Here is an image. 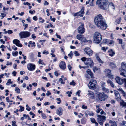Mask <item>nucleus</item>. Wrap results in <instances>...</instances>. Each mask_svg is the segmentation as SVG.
<instances>
[{
	"mask_svg": "<svg viewBox=\"0 0 126 126\" xmlns=\"http://www.w3.org/2000/svg\"><path fill=\"white\" fill-rule=\"evenodd\" d=\"M94 21L95 25L99 28L105 30L107 27L105 21L100 14L98 15L95 17Z\"/></svg>",
	"mask_w": 126,
	"mask_h": 126,
	"instance_id": "nucleus-1",
	"label": "nucleus"
},
{
	"mask_svg": "<svg viewBox=\"0 0 126 126\" xmlns=\"http://www.w3.org/2000/svg\"><path fill=\"white\" fill-rule=\"evenodd\" d=\"M108 0H97L96 4L100 8L103 10L107 9L109 7Z\"/></svg>",
	"mask_w": 126,
	"mask_h": 126,
	"instance_id": "nucleus-2",
	"label": "nucleus"
},
{
	"mask_svg": "<svg viewBox=\"0 0 126 126\" xmlns=\"http://www.w3.org/2000/svg\"><path fill=\"white\" fill-rule=\"evenodd\" d=\"M102 36L100 33L98 32H96L94 36V43L99 44L101 41Z\"/></svg>",
	"mask_w": 126,
	"mask_h": 126,
	"instance_id": "nucleus-3",
	"label": "nucleus"
},
{
	"mask_svg": "<svg viewBox=\"0 0 126 126\" xmlns=\"http://www.w3.org/2000/svg\"><path fill=\"white\" fill-rule=\"evenodd\" d=\"M96 96L100 100L102 101H105L108 98L107 95L103 93H97Z\"/></svg>",
	"mask_w": 126,
	"mask_h": 126,
	"instance_id": "nucleus-4",
	"label": "nucleus"
},
{
	"mask_svg": "<svg viewBox=\"0 0 126 126\" xmlns=\"http://www.w3.org/2000/svg\"><path fill=\"white\" fill-rule=\"evenodd\" d=\"M98 117L97 118V121L101 125H102L104 123V121L106 120V117L103 115H97Z\"/></svg>",
	"mask_w": 126,
	"mask_h": 126,
	"instance_id": "nucleus-5",
	"label": "nucleus"
},
{
	"mask_svg": "<svg viewBox=\"0 0 126 126\" xmlns=\"http://www.w3.org/2000/svg\"><path fill=\"white\" fill-rule=\"evenodd\" d=\"M96 81L93 79L91 80L89 83L88 87L89 88L91 89H96L95 86L96 85Z\"/></svg>",
	"mask_w": 126,
	"mask_h": 126,
	"instance_id": "nucleus-6",
	"label": "nucleus"
},
{
	"mask_svg": "<svg viewBox=\"0 0 126 126\" xmlns=\"http://www.w3.org/2000/svg\"><path fill=\"white\" fill-rule=\"evenodd\" d=\"M31 35V33L28 32H21L19 33V35L21 38H26L29 37Z\"/></svg>",
	"mask_w": 126,
	"mask_h": 126,
	"instance_id": "nucleus-7",
	"label": "nucleus"
},
{
	"mask_svg": "<svg viewBox=\"0 0 126 126\" xmlns=\"http://www.w3.org/2000/svg\"><path fill=\"white\" fill-rule=\"evenodd\" d=\"M122 70H121V73H120V75L122 76L125 78L126 77V75H125L123 72H126V64L125 62H123L121 63Z\"/></svg>",
	"mask_w": 126,
	"mask_h": 126,
	"instance_id": "nucleus-8",
	"label": "nucleus"
},
{
	"mask_svg": "<svg viewBox=\"0 0 126 126\" xmlns=\"http://www.w3.org/2000/svg\"><path fill=\"white\" fill-rule=\"evenodd\" d=\"M84 54H86L89 56H92L93 51L89 47H85L84 49Z\"/></svg>",
	"mask_w": 126,
	"mask_h": 126,
	"instance_id": "nucleus-9",
	"label": "nucleus"
},
{
	"mask_svg": "<svg viewBox=\"0 0 126 126\" xmlns=\"http://www.w3.org/2000/svg\"><path fill=\"white\" fill-rule=\"evenodd\" d=\"M84 63L85 64L89 65L91 67H93L94 65L93 61L90 58H87Z\"/></svg>",
	"mask_w": 126,
	"mask_h": 126,
	"instance_id": "nucleus-10",
	"label": "nucleus"
},
{
	"mask_svg": "<svg viewBox=\"0 0 126 126\" xmlns=\"http://www.w3.org/2000/svg\"><path fill=\"white\" fill-rule=\"evenodd\" d=\"M84 25V23H81V25L78 28V33L80 34H82L85 32Z\"/></svg>",
	"mask_w": 126,
	"mask_h": 126,
	"instance_id": "nucleus-11",
	"label": "nucleus"
},
{
	"mask_svg": "<svg viewBox=\"0 0 126 126\" xmlns=\"http://www.w3.org/2000/svg\"><path fill=\"white\" fill-rule=\"evenodd\" d=\"M27 67L28 69L31 71L34 70L35 68V65L32 63H29L27 64Z\"/></svg>",
	"mask_w": 126,
	"mask_h": 126,
	"instance_id": "nucleus-12",
	"label": "nucleus"
},
{
	"mask_svg": "<svg viewBox=\"0 0 126 126\" xmlns=\"http://www.w3.org/2000/svg\"><path fill=\"white\" fill-rule=\"evenodd\" d=\"M13 43L19 47H22V45L20 43V41L17 39H14L13 41Z\"/></svg>",
	"mask_w": 126,
	"mask_h": 126,
	"instance_id": "nucleus-13",
	"label": "nucleus"
},
{
	"mask_svg": "<svg viewBox=\"0 0 126 126\" xmlns=\"http://www.w3.org/2000/svg\"><path fill=\"white\" fill-rule=\"evenodd\" d=\"M76 37L78 40L83 42H84L86 40V39L84 37V36L83 35L78 34L77 35Z\"/></svg>",
	"mask_w": 126,
	"mask_h": 126,
	"instance_id": "nucleus-14",
	"label": "nucleus"
},
{
	"mask_svg": "<svg viewBox=\"0 0 126 126\" xmlns=\"http://www.w3.org/2000/svg\"><path fill=\"white\" fill-rule=\"evenodd\" d=\"M63 109L62 108L60 107L58 109H57L56 110V114L59 116L63 114Z\"/></svg>",
	"mask_w": 126,
	"mask_h": 126,
	"instance_id": "nucleus-15",
	"label": "nucleus"
},
{
	"mask_svg": "<svg viewBox=\"0 0 126 126\" xmlns=\"http://www.w3.org/2000/svg\"><path fill=\"white\" fill-rule=\"evenodd\" d=\"M59 66L61 69L63 70L65 69L66 67L65 63L63 61L61 62Z\"/></svg>",
	"mask_w": 126,
	"mask_h": 126,
	"instance_id": "nucleus-16",
	"label": "nucleus"
},
{
	"mask_svg": "<svg viewBox=\"0 0 126 126\" xmlns=\"http://www.w3.org/2000/svg\"><path fill=\"white\" fill-rule=\"evenodd\" d=\"M114 93L116 96V99H117L118 100H120L121 97L119 92L118 91H115Z\"/></svg>",
	"mask_w": 126,
	"mask_h": 126,
	"instance_id": "nucleus-17",
	"label": "nucleus"
},
{
	"mask_svg": "<svg viewBox=\"0 0 126 126\" xmlns=\"http://www.w3.org/2000/svg\"><path fill=\"white\" fill-rule=\"evenodd\" d=\"M108 52L109 53V55L111 57L113 56L115 54V52L112 49L108 50Z\"/></svg>",
	"mask_w": 126,
	"mask_h": 126,
	"instance_id": "nucleus-18",
	"label": "nucleus"
},
{
	"mask_svg": "<svg viewBox=\"0 0 126 126\" xmlns=\"http://www.w3.org/2000/svg\"><path fill=\"white\" fill-rule=\"evenodd\" d=\"M84 7H82V9H81L80 11L78 13H79V14H78L81 15H82V16H80L81 17H82L83 16V14L84 13Z\"/></svg>",
	"mask_w": 126,
	"mask_h": 126,
	"instance_id": "nucleus-19",
	"label": "nucleus"
},
{
	"mask_svg": "<svg viewBox=\"0 0 126 126\" xmlns=\"http://www.w3.org/2000/svg\"><path fill=\"white\" fill-rule=\"evenodd\" d=\"M87 73L90 76L91 78H94L93 73L90 69H88L87 70Z\"/></svg>",
	"mask_w": 126,
	"mask_h": 126,
	"instance_id": "nucleus-20",
	"label": "nucleus"
},
{
	"mask_svg": "<svg viewBox=\"0 0 126 126\" xmlns=\"http://www.w3.org/2000/svg\"><path fill=\"white\" fill-rule=\"evenodd\" d=\"M109 65L112 69L115 68L116 67L115 64L112 62L110 63Z\"/></svg>",
	"mask_w": 126,
	"mask_h": 126,
	"instance_id": "nucleus-21",
	"label": "nucleus"
},
{
	"mask_svg": "<svg viewBox=\"0 0 126 126\" xmlns=\"http://www.w3.org/2000/svg\"><path fill=\"white\" fill-rule=\"evenodd\" d=\"M118 90L120 93L122 94L123 96L126 97V93H125L122 89L119 88L118 89Z\"/></svg>",
	"mask_w": 126,
	"mask_h": 126,
	"instance_id": "nucleus-22",
	"label": "nucleus"
},
{
	"mask_svg": "<svg viewBox=\"0 0 126 126\" xmlns=\"http://www.w3.org/2000/svg\"><path fill=\"white\" fill-rule=\"evenodd\" d=\"M109 123L111 124V126H117L116 123L115 121L110 120Z\"/></svg>",
	"mask_w": 126,
	"mask_h": 126,
	"instance_id": "nucleus-23",
	"label": "nucleus"
},
{
	"mask_svg": "<svg viewBox=\"0 0 126 126\" xmlns=\"http://www.w3.org/2000/svg\"><path fill=\"white\" fill-rule=\"evenodd\" d=\"M120 106H122L123 107H124L126 108V103L123 101H121L120 103Z\"/></svg>",
	"mask_w": 126,
	"mask_h": 126,
	"instance_id": "nucleus-24",
	"label": "nucleus"
},
{
	"mask_svg": "<svg viewBox=\"0 0 126 126\" xmlns=\"http://www.w3.org/2000/svg\"><path fill=\"white\" fill-rule=\"evenodd\" d=\"M107 81L108 83L110 84V85L111 87H112L113 88L114 87V84L112 82V81L111 80L109 79H108Z\"/></svg>",
	"mask_w": 126,
	"mask_h": 126,
	"instance_id": "nucleus-25",
	"label": "nucleus"
},
{
	"mask_svg": "<svg viewBox=\"0 0 126 126\" xmlns=\"http://www.w3.org/2000/svg\"><path fill=\"white\" fill-rule=\"evenodd\" d=\"M105 83H103V85H102V89L103 90L106 91V92H108V90L105 88V87L104 86V85L105 84Z\"/></svg>",
	"mask_w": 126,
	"mask_h": 126,
	"instance_id": "nucleus-26",
	"label": "nucleus"
},
{
	"mask_svg": "<svg viewBox=\"0 0 126 126\" xmlns=\"http://www.w3.org/2000/svg\"><path fill=\"white\" fill-rule=\"evenodd\" d=\"M81 123L82 124H85L86 122V120L85 118H82L81 121Z\"/></svg>",
	"mask_w": 126,
	"mask_h": 126,
	"instance_id": "nucleus-27",
	"label": "nucleus"
},
{
	"mask_svg": "<svg viewBox=\"0 0 126 126\" xmlns=\"http://www.w3.org/2000/svg\"><path fill=\"white\" fill-rule=\"evenodd\" d=\"M105 72L106 73V75L108 74H110L111 73V70L109 69H106L105 70Z\"/></svg>",
	"mask_w": 126,
	"mask_h": 126,
	"instance_id": "nucleus-28",
	"label": "nucleus"
},
{
	"mask_svg": "<svg viewBox=\"0 0 126 126\" xmlns=\"http://www.w3.org/2000/svg\"><path fill=\"white\" fill-rule=\"evenodd\" d=\"M111 73L110 74H108L107 75H106V76L111 79H113V76L111 74Z\"/></svg>",
	"mask_w": 126,
	"mask_h": 126,
	"instance_id": "nucleus-29",
	"label": "nucleus"
},
{
	"mask_svg": "<svg viewBox=\"0 0 126 126\" xmlns=\"http://www.w3.org/2000/svg\"><path fill=\"white\" fill-rule=\"evenodd\" d=\"M87 114H88V115L90 116H93L94 115V114L92 112L90 111H87Z\"/></svg>",
	"mask_w": 126,
	"mask_h": 126,
	"instance_id": "nucleus-30",
	"label": "nucleus"
},
{
	"mask_svg": "<svg viewBox=\"0 0 126 126\" xmlns=\"http://www.w3.org/2000/svg\"><path fill=\"white\" fill-rule=\"evenodd\" d=\"M13 33L12 31L11 30H8L7 31H5L4 32V34L8 33L9 34H10Z\"/></svg>",
	"mask_w": 126,
	"mask_h": 126,
	"instance_id": "nucleus-31",
	"label": "nucleus"
},
{
	"mask_svg": "<svg viewBox=\"0 0 126 126\" xmlns=\"http://www.w3.org/2000/svg\"><path fill=\"white\" fill-rule=\"evenodd\" d=\"M121 21V17H119L116 20L117 24H119L120 22Z\"/></svg>",
	"mask_w": 126,
	"mask_h": 126,
	"instance_id": "nucleus-32",
	"label": "nucleus"
},
{
	"mask_svg": "<svg viewBox=\"0 0 126 126\" xmlns=\"http://www.w3.org/2000/svg\"><path fill=\"white\" fill-rule=\"evenodd\" d=\"M15 91L17 93H19L20 92V89L17 87H16L15 88Z\"/></svg>",
	"mask_w": 126,
	"mask_h": 126,
	"instance_id": "nucleus-33",
	"label": "nucleus"
},
{
	"mask_svg": "<svg viewBox=\"0 0 126 126\" xmlns=\"http://www.w3.org/2000/svg\"><path fill=\"white\" fill-rule=\"evenodd\" d=\"M88 94L89 95H94V94L93 92L89 90L88 91Z\"/></svg>",
	"mask_w": 126,
	"mask_h": 126,
	"instance_id": "nucleus-34",
	"label": "nucleus"
},
{
	"mask_svg": "<svg viewBox=\"0 0 126 126\" xmlns=\"http://www.w3.org/2000/svg\"><path fill=\"white\" fill-rule=\"evenodd\" d=\"M18 54V52L17 51H16L15 52H12V55L13 56H17Z\"/></svg>",
	"mask_w": 126,
	"mask_h": 126,
	"instance_id": "nucleus-35",
	"label": "nucleus"
},
{
	"mask_svg": "<svg viewBox=\"0 0 126 126\" xmlns=\"http://www.w3.org/2000/svg\"><path fill=\"white\" fill-rule=\"evenodd\" d=\"M74 53L75 55V56H79L80 55L78 53V52L77 51H75L74 52Z\"/></svg>",
	"mask_w": 126,
	"mask_h": 126,
	"instance_id": "nucleus-36",
	"label": "nucleus"
},
{
	"mask_svg": "<svg viewBox=\"0 0 126 126\" xmlns=\"http://www.w3.org/2000/svg\"><path fill=\"white\" fill-rule=\"evenodd\" d=\"M19 107L20 109L19 110V111H24V107H22L21 106H19Z\"/></svg>",
	"mask_w": 126,
	"mask_h": 126,
	"instance_id": "nucleus-37",
	"label": "nucleus"
},
{
	"mask_svg": "<svg viewBox=\"0 0 126 126\" xmlns=\"http://www.w3.org/2000/svg\"><path fill=\"white\" fill-rule=\"evenodd\" d=\"M79 13H78V12L77 13H74V15H73V16H82V15H79V14H79Z\"/></svg>",
	"mask_w": 126,
	"mask_h": 126,
	"instance_id": "nucleus-38",
	"label": "nucleus"
},
{
	"mask_svg": "<svg viewBox=\"0 0 126 126\" xmlns=\"http://www.w3.org/2000/svg\"><path fill=\"white\" fill-rule=\"evenodd\" d=\"M63 79L62 78H61L59 79V81H61V84H64L65 83V82L63 81Z\"/></svg>",
	"mask_w": 126,
	"mask_h": 126,
	"instance_id": "nucleus-39",
	"label": "nucleus"
},
{
	"mask_svg": "<svg viewBox=\"0 0 126 126\" xmlns=\"http://www.w3.org/2000/svg\"><path fill=\"white\" fill-rule=\"evenodd\" d=\"M90 119L91 120V122L93 123H94L96 121L95 119L94 118H90Z\"/></svg>",
	"mask_w": 126,
	"mask_h": 126,
	"instance_id": "nucleus-40",
	"label": "nucleus"
},
{
	"mask_svg": "<svg viewBox=\"0 0 126 126\" xmlns=\"http://www.w3.org/2000/svg\"><path fill=\"white\" fill-rule=\"evenodd\" d=\"M12 126H17V125L15 124L16 123V122L14 121H13L12 122Z\"/></svg>",
	"mask_w": 126,
	"mask_h": 126,
	"instance_id": "nucleus-41",
	"label": "nucleus"
},
{
	"mask_svg": "<svg viewBox=\"0 0 126 126\" xmlns=\"http://www.w3.org/2000/svg\"><path fill=\"white\" fill-rule=\"evenodd\" d=\"M38 63H39L41 64L42 65H45V64L40 59H39Z\"/></svg>",
	"mask_w": 126,
	"mask_h": 126,
	"instance_id": "nucleus-42",
	"label": "nucleus"
},
{
	"mask_svg": "<svg viewBox=\"0 0 126 126\" xmlns=\"http://www.w3.org/2000/svg\"><path fill=\"white\" fill-rule=\"evenodd\" d=\"M98 70V68L95 67H94L93 68V71L94 72H95L96 71H97Z\"/></svg>",
	"mask_w": 126,
	"mask_h": 126,
	"instance_id": "nucleus-43",
	"label": "nucleus"
},
{
	"mask_svg": "<svg viewBox=\"0 0 126 126\" xmlns=\"http://www.w3.org/2000/svg\"><path fill=\"white\" fill-rule=\"evenodd\" d=\"M66 94L68 95V96L69 97L71 96V94H72V92H71L68 91L66 92Z\"/></svg>",
	"mask_w": 126,
	"mask_h": 126,
	"instance_id": "nucleus-44",
	"label": "nucleus"
},
{
	"mask_svg": "<svg viewBox=\"0 0 126 126\" xmlns=\"http://www.w3.org/2000/svg\"><path fill=\"white\" fill-rule=\"evenodd\" d=\"M96 58L97 60L100 63H101L102 62V61L100 59L99 57L98 56H97L96 57Z\"/></svg>",
	"mask_w": 126,
	"mask_h": 126,
	"instance_id": "nucleus-45",
	"label": "nucleus"
},
{
	"mask_svg": "<svg viewBox=\"0 0 126 126\" xmlns=\"http://www.w3.org/2000/svg\"><path fill=\"white\" fill-rule=\"evenodd\" d=\"M56 99L58 101H59V102H58L57 103L58 104H60V103H61V99L60 98H57Z\"/></svg>",
	"mask_w": 126,
	"mask_h": 126,
	"instance_id": "nucleus-46",
	"label": "nucleus"
},
{
	"mask_svg": "<svg viewBox=\"0 0 126 126\" xmlns=\"http://www.w3.org/2000/svg\"><path fill=\"white\" fill-rule=\"evenodd\" d=\"M76 84V83L74 82V80H72V82H71L70 83V85H72L73 86H74Z\"/></svg>",
	"mask_w": 126,
	"mask_h": 126,
	"instance_id": "nucleus-47",
	"label": "nucleus"
},
{
	"mask_svg": "<svg viewBox=\"0 0 126 126\" xmlns=\"http://www.w3.org/2000/svg\"><path fill=\"white\" fill-rule=\"evenodd\" d=\"M108 48L107 47L106 48H105V47H103L102 48V49L104 51H106V50Z\"/></svg>",
	"mask_w": 126,
	"mask_h": 126,
	"instance_id": "nucleus-48",
	"label": "nucleus"
},
{
	"mask_svg": "<svg viewBox=\"0 0 126 126\" xmlns=\"http://www.w3.org/2000/svg\"><path fill=\"white\" fill-rule=\"evenodd\" d=\"M82 108L83 109H87V107L85 105H83L82 106Z\"/></svg>",
	"mask_w": 126,
	"mask_h": 126,
	"instance_id": "nucleus-49",
	"label": "nucleus"
},
{
	"mask_svg": "<svg viewBox=\"0 0 126 126\" xmlns=\"http://www.w3.org/2000/svg\"><path fill=\"white\" fill-rule=\"evenodd\" d=\"M46 95L47 96H48L51 95V93L49 91H47V93H46Z\"/></svg>",
	"mask_w": 126,
	"mask_h": 126,
	"instance_id": "nucleus-50",
	"label": "nucleus"
},
{
	"mask_svg": "<svg viewBox=\"0 0 126 126\" xmlns=\"http://www.w3.org/2000/svg\"><path fill=\"white\" fill-rule=\"evenodd\" d=\"M1 17H2V18H3L4 17H5L6 16V15L3 13H1Z\"/></svg>",
	"mask_w": 126,
	"mask_h": 126,
	"instance_id": "nucleus-51",
	"label": "nucleus"
},
{
	"mask_svg": "<svg viewBox=\"0 0 126 126\" xmlns=\"http://www.w3.org/2000/svg\"><path fill=\"white\" fill-rule=\"evenodd\" d=\"M56 36L57 37L60 39H61V38L60 35H58L57 33L56 34Z\"/></svg>",
	"mask_w": 126,
	"mask_h": 126,
	"instance_id": "nucleus-52",
	"label": "nucleus"
},
{
	"mask_svg": "<svg viewBox=\"0 0 126 126\" xmlns=\"http://www.w3.org/2000/svg\"><path fill=\"white\" fill-rule=\"evenodd\" d=\"M42 115L43 118L44 119H45L46 118V116L45 114L42 113Z\"/></svg>",
	"mask_w": 126,
	"mask_h": 126,
	"instance_id": "nucleus-53",
	"label": "nucleus"
},
{
	"mask_svg": "<svg viewBox=\"0 0 126 126\" xmlns=\"http://www.w3.org/2000/svg\"><path fill=\"white\" fill-rule=\"evenodd\" d=\"M68 68L70 71H71L72 68V66H71L69 64L68 66Z\"/></svg>",
	"mask_w": 126,
	"mask_h": 126,
	"instance_id": "nucleus-54",
	"label": "nucleus"
},
{
	"mask_svg": "<svg viewBox=\"0 0 126 126\" xmlns=\"http://www.w3.org/2000/svg\"><path fill=\"white\" fill-rule=\"evenodd\" d=\"M86 59L85 57H83L81 59V60L84 62L86 60Z\"/></svg>",
	"mask_w": 126,
	"mask_h": 126,
	"instance_id": "nucleus-55",
	"label": "nucleus"
},
{
	"mask_svg": "<svg viewBox=\"0 0 126 126\" xmlns=\"http://www.w3.org/2000/svg\"><path fill=\"white\" fill-rule=\"evenodd\" d=\"M23 4L24 5H30V4L28 2H24Z\"/></svg>",
	"mask_w": 126,
	"mask_h": 126,
	"instance_id": "nucleus-56",
	"label": "nucleus"
},
{
	"mask_svg": "<svg viewBox=\"0 0 126 126\" xmlns=\"http://www.w3.org/2000/svg\"><path fill=\"white\" fill-rule=\"evenodd\" d=\"M50 19L51 20L53 21V22H55V19H56L55 18H52V17L51 16H50Z\"/></svg>",
	"mask_w": 126,
	"mask_h": 126,
	"instance_id": "nucleus-57",
	"label": "nucleus"
},
{
	"mask_svg": "<svg viewBox=\"0 0 126 126\" xmlns=\"http://www.w3.org/2000/svg\"><path fill=\"white\" fill-rule=\"evenodd\" d=\"M33 19L35 21H36L37 20V18L36 16H35L33 17Z\"/></svg>",
	"mask_w": 126,
	"mask_h": 126,
	"instance_id": "nucleus-58",
	"label": "nucleus"
},
{
	"mask_svg": "<svg viewBox=\"0 0 126 126\" xmlns=\"http://www.w3.org/2000/svg\"><path fill=\"white\" fill-rule=\"evenodd\" d=\"M30 17H28V18L26 20L28 22L31 23V20H30Z\"/></svg>",
	"mask_w": 126,
	"mask_h": 126,
	"instance_id": "nucleus-59",
	"label": "nucleus"
},
{
	"mask_svg": "<svg viewBox=\"0 0 126 126\" xmlns=\"http://www.w3.org/2000/svg\"><path fill=\"white\" fill-rule=\"evenodd\" d=\"M32 37L33 39H35L36 38V36L35 35V34H32Z\"/></svg>",
	"mask_w": 126,
	"mask_h": 126,
	"instance_id": "nucleus-60",
	"label": "nucleus"
},
{
	"mask_svg": "<svg viewBox=\"0 0 126 126\" xmlns=\"http://www.w3.org/2000/svg\"><path fill=\"white\" fill-rule=\"evenodd\" d=\"M101 110L100 109H98L96 110V112L97 113H99Z\"/></svg>",
	"mask_w": 126,
	"mask_h": 126,
	"instance_id": "nucleus-61",
	"label": "nucleus"
},
{
	"mask_svg": "<svg viewBox=\"0 0 126 126\" xmlns=\"http://www.w3.org/2000/svg\"><path fill=\"white\" fill-rule=\"evenodd\" d=\"M32 85L34 87L37 86V84L36 83H32Z\"/></svg>",
	"mask_w": 126,
	"mask_h": 126,
	"instance_id": "nucleus-62",
	"label": "nucleus"
},
{
	"mask_svg": "<svg viewBox=\"0 0 126 126\" xmlns=\"http://www.w3.org/2000/svg\"><path fill=\"white\" fill-rule=\"evenodd\" d=\"M23 117H25V118L26 119L27 117H28L29 116L28 115H26V114H24L23 115Z\"/></svg>",
	"mask_w": 126,
	"mask_h": 126,
	"instance_id": "nucleus-63",
	"label": "nucleus"
},
{
	"mask_svg": "<svg viewBox=\"0 0 126 126\" xmlns=\"http://www.w3.org/2000/svg\"><path fill=\"white\" fill-rule=\"evenodd\" d=\"M73 55V54H72L71 53H69L68 54V56L69 57H70L71 58H72Z\"/></svg>",
	"mask_w": 126,
	"mask_h": 126,
	"instance_id": "nucleus-64",
	"label": "nucleus"
}]
</instances>
